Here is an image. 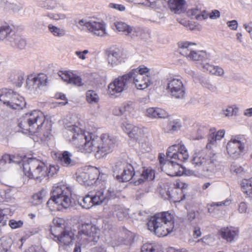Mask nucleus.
Returning <instances> with one entry per match:
<instances>
[{
  "instance_id": "obj_4",
  "label": "nucleus",
  "mask_w": 252,
  "mask_h": 252,
  "mask_svg": "<svg viewBox=\"0 0 252 252\" xmlns=\"http://www.w3.org/2000/svg\"><path fill=\"white\" fill-rule=\"evenodd\" d=\"M52 196L47 201V207L51 211L61 210L62 208H68L71 204V189L63 183H59L53 187Z\"/></svg>"
},
{
  "instance_id": "obj_2",
  "label": "nucleus",
  "mask_w": 252,
  "mask_h": 252,
  "mask_svg": "<svg viewBox=\"0 0 252 252\" xmlns=\"http://www.w3.org/2000/svg\"><path fill=\"white\" fill-rule=\"evenodd\" d=\"M113 172L119 181L126 182L132 180L136 186L146 181H152L155 177V171L152 168L143 167L139 171H135L133 167L126 162H116L113 167Z\"/></svg>"
},
{
  "instance_id": "obj_5",
  "label": "nucleus",
  "mask_w": 252,
  "mask_h": 252,
  "mask_svg": "<svg viewBox=\"0 0 252 252\" xmlns=\"http://www.w3.org/2000/svg\"><path fill=\"white\" fill-rule=\"evenodd\" d=\"M45 121L44 114L34 110L23 115L19 120L18 126L23 133L33 135L39 132Z\"/></svg>"
},
{
  "instance_id": "obj_35",
  "label": "nucleus",
  "mask_w": 252,
  "mask_h": 252,
  "mask_svg": "<svg viewBox=\"0 0 252 252\" xmlns=\"http://www.w3.org/2000/svg\"><path fill=\"white\" fill-rule=\"evenodd\" d=\"M12 32V28L9 25L3 21L0 20V40H3Z\"/></svg>"
},
{
  "instance_id": "obj_26",
  "label": "nucleus",
  "mask_w": 252,
  "mask_h": 252,
  "mask_svg": "<svg viewBox=\"0 0 252 252\" xmlns=\"http://www.w3.org/2000/svg\"><path fill=\"white\" fill-rule=\"evenodd\" d=\"M51 234L54 236V240L60 245H68L72 241L74 237L73 232L70 230H64L60 235H56L51 230Z\"/></svg>"
},
{
  "instance_id": "obj_43",
  "label": "nucleus",
  "mask_w": 252,
  "mask_h": 252,
  "mask_svg": "<svg viewBox=\"0 0 252 252\" xmlns=\"http://www.w3.org/2000/svg\"><path fill=\"white\" fill-rule=\"evenodd\" d=\"M48 28L49 32L55 36L62 37L65 34V31L63 29H61L52 24H49Z\"/></svg>"
},
{
  "instance_id": "obj_47",
  "label": "nucleus",
  "mask_w": 252,
  "mask_h": 252,
  "mask_svg": "<svg viewBox=\"0 0 252 252\" xmlns=\"http://www.w3.org/2000/svg\"><path fill=\"white\" fill-rule=\"evenodd\" d=\"M134 109L133 103L132 102H127L123 103V106L119 108L120 113L122 114L125 112H131Z\"/></svg>"
},
{
  "instance_id": "obj_16",
  "label": "nucleus",
  "mask_w": 252,
  "mask_h": 252,
  "mask_svg": "<svg viewBox=\"0 0 252 252\" xmlns=\"http://www.w3.org/2000/svg\"><path fill=\"white\" fill-rule=\"evenodd\" d=\"M208 132V142L206 145V148L209 149H211L212 146L216 145L217 141L220 140L224 137L225 133L224 129H220L216 131L215 128L208 129L206 127H201L198 129L197 135L195 137L192 136V138L193 140L202 139Z\"/></svg>"
},
{
  "instance_id": "obj_22",
  "label": "nucleus",
  "mask_w": 252,
  "mask_h": 252,
  "mask_svg": "<svg viewBox=\"0 0 252 252\" xmlns=\"http://www.w3.org/2000/svg\"><path fill=\"white\" fill-rule=\"evenodd\" d=\"M161 167V170L171 177L180 176L184 174L185 168L179 162L168 159Z\"/></svg>"
},
{
  "instance_id": "obj_62",
  "label": "nucleus",
  "mask_w": 252,
  "mask_h": 252,
  "mask_svg": "<svg viewBox=\"0 0 252 252\" xmlns=\"http://www.w3.org/2000/svg\"><path fill=\"white\" fill-rule=\"evenodd\" d=\"M179 22L181 25L188 28L189 29L191 30H193L195 29V26L192 23V22L182 19Z\"/></svg>"
},
{
  "instance_id": "obj_15",
  "label": "nucleus",
  "mask_w": 252,
  "mask_h": 252,
  "mask_svg": "<svg viewBox=\"0 0 252 252\" xmlns=\"http://www.w3.org/2000/svg\"><path fill=\"white\" fill-rule=\"evenodd\" d=\"M166 157L168 159H172L181 163L188 159L189 154L184 143L182 141H180L168 148Z\"/></svg>"
},
{
  "instance_id": "obj_7",
  "label": "nucleus",
  "mask_w": 252,
  "mask_h": 252,
  "mask_svg": "<svg viewBox=\"0 0 252 252\" xmlns=\"http://www.w3.org/2000/svg\"><path fill=\"white\" fill-rule=\"evenodd\" d=\"M190 161L194 167L201 169L202 171L208 175L215 171L218 163L215 155L212 157H209L202 150L194 151Z\"/></svg>"
},
{
  "instance_id": "obj_24",
  "label": "nucleus",
  "mask_w": 252,
  "mask_h": 252,
  "mask_svg": "<svg viewBox=\"0 0 252 252\" xmlns=\"http://www.w3.org/2000/svg\"><path fill=\"white\" fill-rule=\"evenodd\" d=\"M219 234L223 239L231 243L238 239L239 230L238 227L233 226L224 227L219 231Z\"/></svg>"
},
{
  "instance_id": "obj_6",
  "label": "nucleus",
  "mask_w": 252,
  "mask_h": 252,
  "mask_svg": "<svg viewBox=\"0 0 252 252\" xmlns=\"http://www.w3.org/2000/svg\"><path fill=\"white\" fill-rule=\"evenodd\" d=\"M22 164L25 175L29 178L41 181L46 176L47 166L42 161L25 157L22 159Z\"/></svg>"
},
{
  "instance_id": "obj_33",
  "label": "nucleus",
  "mask_w": 252,
  "mask_h": 252,
  "mask_svg": "<svg viewBox=\"0 0 252 252\" xmlns=\"http://www.w3.org/2000/svg\"><path fill=\"white\" fill-rule=\"evenodd\" d=\"M5 39L10 42L13 43L19 48H23L26 45V41L20 36L15 34L14 32L12 29L11 33Z\"/></svg>"
},
{
  "instance_id": "obj_12",
  "label": "nucleus",
  "mask_w": 252,
  "mask_h": 252,
  "mask_svg": "<svg viewBox=\"0 0 252 252\" xmlns=\"http://www.w3.org/2000/svg\"><path fill=\"white\" fill-rule=\"evenodd\" d=\"M246 144V139L243 135H232L226 146L227 154L233 158H239L245 152Z\"/></svg>"
},
{
  "instance_id": "obj_63",
  "label": "nucleus",
  "mask_w": 252,
  "mask_h": 252,
  "mask_svg": "<svg viewBox=\"0 0 252 252\" xmlns=\"http://www.w3.org/2000/svg\"><path fill=\"white\" fill-rule=\"evenodd\" d=\"M89 53L88 50H85L83 51H76L75 52V55L78 57L79 59L82 60H85L87 57L86 55Z\"/></svg>"
},
{
  "instance_id": "obj_55",
  "label": "nucleus",
  "mask_w": 252,
  "mask_h": 252,
  "mask_svg": "<svg viewBox=\"0 0 252 252\" xmlns=\"http://www.w3.org/2000/svg\"><path fill=\"white\" fill-rule=\"evenodd\" d=\"M59 170V167L57 165H50L49 167H47V171L46 176H52L56 174Z\"/></svg>"
},
{
  "instance_id": "obj_34",
  "label": "nucleus",
  "mask_w": 252,
  "mask_h": 252,
  "mask_svg": "<svg viewBox=\"0 0 252 252\" xmlns=\"http://www.w3.org/2000/svg\"><path fill=\"white\" fill-rule=\"evenodd\" d=\"M210 55L204 51H196L193 50L188 59L192 61H204L209 59Z\"/></svg>"
},
{
  "instance_id": "obj_51",
  "label": "nucleus",
  "mask_w": 252,
  "mask_h": 252,
  "mask_svg": "<svg viewBox=\"0 0 252 252\" xmlns=\"http://www.w3.org/2000/svg\"><path fill=\"white\" fill-rule=\"evenodd\" d=\"M178 190L180 192V193L181 194L180 199L177 198L175 196V193H178L177 189H176L175 190V191H174L173 190L172 191L174 192V194H171L169 191H168L167 192V195L168 196L169 199H170L171 201H174L175 202H180L181 200H183L184 199V198H185V195L183 194L181 189H179Z\"/></svg>"
},
{
  "instance_id": "obj_31",
  "label": "nucleus",
  "mask_w": 252,
  "mask_h": 252,
  "mask_svg": "<svg viewBox=\"0 0 252 252\" xmlns=\"http://www.w3.org/2000/svg\"><path fill=\"white\" fill-rule=\"evenodd\" d=\"M96 200H94V196L86 195L85 196L79 201V204L82 208L86 209H89L94 205H98L97 203L96 202Z\"/></svg>"
},
{
  "instance_id": "obj_20",
  "label": "nucleus",
  "mask_w": 252,
  "mask_h": 252,
  "mask_svg": "<svg viewBox=\"0 0 252 252\" xmlns=\"http://www.w3.org/2000/svg\"><path fill=\"white\" fill-rule=\"evenodd\" d=\"M115 144V139L109 134L103 133L99 137V148L97 154H95L96 158H100L112 151Z\"/></svg>"
},
{
  "instance_id": "obj_18",
  "label": "nucleus",
  "mask_w": 252,
  "mask_h": 252,
  "mask_svg": "<svg viewBox=\"0 0 252 252\" xmlns=\"http://www.w3.org/2000/svg\"><path fill=\"white\" fill-rule=\"evenodd\" d=\"M130 87L128 72L119 76L114 79L108 86V94L112 97H116Z\"/></svg>"
},
{
  "instance_id": "obj_36",
  "label": "nucleus",
  "mask_w": 252,
  "mask_h": 252,
  "mask_svg": "<svg viewBox=\"0 0 252 252\" xmlns=\"http://www.w3.org/2000/svg\"><path fill=\"white\" fill-rule=\"evenodd\" d=\"M59 5L57 0H45L38 1V6L46 10H53Z\"/></svg>"
},
{
  "instance_id": "obj_54",
  "label": "nucleus",
  "mask_w": 252,
  "mask_h": 252,
  "mask_svg": "<svg viewBox=\"0 0 252 252\" xmlns=\"http://www.w3.org/2000/svg\"><path fill=\"white\" fill-rule=\"evenodd\" d=\"M132 2L154 7L156 5V0H132Z\"/></svg>"
},
{
  "instance_id": "obj_64",
  "label": "nucleus",
  "mask_w": 252,
  "mask_h": 252,
  "mask_svg": "<svg viewBox=\"0 0 252 252\" xmlns=\"http://www.w3.org/2000/svg\"><path fill=\"white\" fill-rule=\"evenodd\" d=\"M213 66V65L210 64L209 63H203L200 64V67L204 72L210 73Z\"/></svg>"
},
{
  "instance_id": "obj_9",
  "label": "nucleus",
  "mask_w": 252,
  "mask_h": 252,
  "mask_svg": "<svg viewBox=\"0 0 252 252\" xmlns=\"http://www.w3.org/2000/svg\"><path fill=\"white\" fill-rule=\"evenodd\" d=\"M0 101L8 108L13 110H21L26 107L25 98L12 89H0Z\"/></svg>"
},
{
  "instance_id": "obj_29",
  "label": "nucleus",
  "mask_w": 252,
  "mask_h": 252,
  "mask_svg": "<svg viewBox=\"0 0 252 252\" xmlns=\"http://www.w3.org/2000/svg\"><path fill=\"white\" fill-rule=\"evenodd\" d=\"M112 212L116 215L120 220H124L127 218L128 209H127L121 205H113L111 207Z\"/></svg>"
},
{
  "instance_id": "obj_32",
  "label": "nucleus",
  "mask_w": 252,
  "mask_h": 252,
  "mask_svg": "<svg viewBox=\"0 0 252 252\" xmlns=\"http://www.w3.org/2000/svg\"><path fill=\"white\" fill-rule=\"evenodd\" d=\"M72 156L71 153L66 151L59 155V159L63 166L69 167L75 164V162L71 159Z\"/></svg>"
},
{
  "instance_id": "obj_60",
  "label": "nucleus",
  "mask_w": 252,
  "mask_h": 252,
  "mask_svg": "<svg viewBox=\"0 0 252 252\" xmlns=\"http://www.w3.org/2000/svg\"><path fill=\"white\" fill-rule=\"evenodd\" d=\"M24 80V75L23 73H20L16 76V78L14 83L17 87H21L23 83Z\"/></svg>"
},
{
  "instance_id": "obj_3",
  "label": "nucleus",
  "mask_w": 252,
  "mask_h": 252,
  "mask_svg": "<svg viewBox=\"0 0 252 252\" xmlns=\"http://www.w3.org/2000/svg\"><path fill=\"white\" fill-rule=\"evenodd\" d=\"M147 226L158 237L166 236L175 231L174 216L168 211L157 213L151 217Z\"/></svg>"
},
{
  "instance_id": "obj_41",
  "label": "nucleus",
  "mask_w": 252,
  "mask_h": 252,
  "mask_svg": "<svg viewBox=\"0 0 252 252\" xmlns=\"http://www.w3.org/2000/svg\"><path fill=\"white\" fill-rule=\"evenodd\" d=\"M17 158H18L17 157L13 155L8 154L4 155L0 160V165H3L6 163H10L12 162L18 164L22 163V161L17 160Z\"/></svg>"
},
{
  "instance_id": "obj_50",
  "label": "nucleus",
  "mask_w": 252,
  "mask_h": 252,
  "mask_svg": "<svg viewBox=\"0 0 252 252\" xmlns=\"http://www.w3.org/2000/svg\"><path fill=\"white\" fill-rule=\"evenodd\" d=\"M141 252H158L157 247L150 243H146L141 247Z\"/></svg>"
},
{
  "instance_id": "obj_30",
  "label": "nucleus",
  "mask_w": 252,
  "mask_h": 252,
  "mask_svg": "<svg viewBox=\"0 0 252 252\" xmlns=\"http://www.w3.org/2000/svg\"><path fill=\"white\" fill-rule=\"evenodd\" d=\"M122 52L120 50H113L108 55V61L112 66L116 65L122 61Z\"/></svg>"
},
{
  "instance_id": "obj_13",
  "label": "nucleus",
  "mask_w": 252,
  "mask_h": 252,
  "mask_svg": "<svg viewBox=\"0 0 252 252\" xmlns=\"http://www.w3.org/2000/svg\"><path fill=\"white\" fill-rule=\"evenodd\" d=\"M100 229L97 221L82 224L79 227L78 234L81 239L85 240L88 243L97 242L99 238Z\"/></svg>"
},
{
  "instance_id": "obj_53",
  "label": "nucleus",
  "mask_w": 252,
  "mask_h": 252,
  "mask_svg": "<svg viewBox=\"0 0 252 252\" xmlns=\"http://www.w3.org/2000/svg\"><path fill=\"white\" fill-rule=\"evenodd\" d=\"M132 2L154 7L156 5V0H132Z\"/></svg>"
},
{
  "instance_id": "obj_59",
  "label": "nucleus",
  "mask_w": 252,
  "mask_h": 252,
  "mask_svg": "<svg viewBox=\"0 0 252 252\" xmlns=\"http://www.w3.org/2000/svg\"><path fill=\"white\" fill-rule=\"evenodd\" d=\"M37 136L40 137L42 140H46L50 138L51 135V129L48 128L45 132L42 134L40 133V130L37 133L35 134Z\"/></svg>"
},
{
  "instance_id": "obj_25",
  "label": "nucleus",
  "mask_w": 252,
  "mask_h": 252,
  "mask_svg": "<svg viewBox=\"0 0 252 252\" xmlns=\"http://www.w3.org/2000/svg\"><path fill=\"white\" fill-rule=\"evenodd\" d=\"M59 76L67 84L73 85L77 87L83 85L81 78L70 71H62L59 72Z\"/></svg>"
},
{
  "instance_id": "obj_42",
  "label": "nucleus",
  "mask_w": 252,
  "mask_h": 252,
  "mask_svg": "<svg viewBox=\"0 0 252 252\" xmlns=\"http://www.w3.org/2000/svg\"><path fill=\"white\" fill-rule=\"evenodd\" d=\"M182 126L181 123L179 120H174L168 123L165 130L167 132L175 131L180 129Z\"/></svg>"
},
{
  "instance_id": "obj_40",
  "label": "nucleus",
  "mask_w": 252,
  "mask_h": 252,
  "mask_svg": "<svg viewBox=\"0 0 252 252\" xmlns=\"http://www.w3.org/2000/svg\"><path fill=\"white\" fill-rule=\"evenodd\" d=\"M230 200L228 199L220 202H212L207 205L208 211L210 214L213 213L215 212L216 207L222 206H227L230 204Z\"/></svg>"
},
{
  "instance_id": "obj_23",
  "label": "nucleus",
  "mask_w": 252,
  "mask_h": 252,
  "mask_svg": "<svg viewBox=\"0 0 252 252\" xmlns=\"http://www.w3.org/2000/svg\"><path fill=\"white\" fill-rule=\"evenodd\" d=\"M47 76L44 74H39L38 75H29L26 80L27 86L30 90L41 89L47 85Z\"/></svg>"
},
{
  "instance_id": "obj_56",
  "label": "nucleus",
  "mask_w": 252,
  "mask_h": 252,
  "mask_svg": "<svg viewBox=\"0 0 252 252\" xmlns=\"http://www.w3.org/2000/svg\"><path fill=\"white\" fill-rule=\"evenodd\" d=\"M132 124L129 123L128 121H125L122 124V128L123 130L128 135L130 132V131H132V128L134 127Z\"/></svg>"
},
{
  "instance_id": "obj_58",
  "label": "nucleus",
  "mask_w": 252,
  "mask_h": 252,
  "mask_svg": "<svg viewBox=\"0 0 252 252\" xmlns=\"http://www.w3.org/2000/svg\"><path fill=\"white\" fill-rule=\"evenodd\" d=\"M198 242H202L205 245H210L214 242V239L209 235L204 236L202 238L198 240Z\"/></svg>"
},
{
  "instance_id": "obj_11",
  "label": "nucleus",
  "mask_w": 252,
  "mask_h": 252,
  "mask_svg": "<svg viewBox=\"0 0 252 252\" xmlns=\"http://www.w3.org/2000/svg\"><path fill=\"white\" fill-rule=\"evenodd\" d=\"M76 180L81 185L91 186L100 183L102 178H106V175L100 174L98 168L91 166L85 167L77 173Z\"/></svg>"
},
{
  "instance_id": "obj_49",
  "label": "nucleus",
  "mask_w": 252,
  "mask_h": 252,
  "mask_svg": "<svg viewBox=\"0 0 252 252\" xmlns=\"http://www.w3.org/2000/svg\"><path fill=\"white\" fill-rule=\"evenodd\" d=\"M139 145L143 150V152H149L151 151V145L150 143L147 142L144 137L141 139V140L137 141Z\"/></svg>"
},
{
  "instance_id": "obj_39",
  "label": "nucleus",
  "mask_w": 252,
  "mask_h": 252,
  "mask_svg": "<svg viewBox=\"0 0 252 252\" xmlns=\"http://www.w3.org/2000/svg\"><path fill=\"white\" fill-rule=\"evenodd\" d=\"M87 101L91 104H97L99 100L98 94L93 90H88L86 93Z\"/></svg>"
},
{
  "instance_id": "obj_37",
  "label": "nucleus",
  "mask_w": 252,
  "mask_h": 252,
  "mask_svg": "<svg viewBox=\"0 0 252 252\" xmlns=\"http://www.w3.org/2000/svg\"><path fill=\"white\" fill-rule=\"evenodd\" d=\"M242 190L247 196L252 197V177L243 180Z\"/></svg>"
},
{
  "instance_id": "obj_27",
  "label": "nucleus",
  "mask_w": 252,
  "mask_h": 252,
  "mask_svg": "<svg viewBox=\"0 0 252 252\" xmlns=\"http://www.w3.org/2000/svg\"><path fill=\"white\" fill-rule=\"evenodd\" d=\"M145 114L151 119H165L168 117V113L159 107H150L146 109Z\"/></svg>"
},
{
  "instance_id": "obj_14",
  "label": "nucleus",
  "mask_w": 252,
  "mask_h": 252,
  "mask_svg": "<svg viewBox=\"0 0 252 252\" xmlns=\"http://www.w3.org/2000/svg\"><path fill=\"white\" fill-rule=\"evenodd\" d=\"M166 90L169 95L176 99H183L186 95V88L182 80L177 77H170L166 81Z\"/></svg>"
},
{
  "instance_id": "obj_17",
  "label": "nucleus",
  "mask_w": 252,
  "mask_h": 252,
  "mask_svg": "<svg viewBox=\"0 0 252 252\" xmlns=\"http://www.w3.org/2000/svg\"><path fill=\"white\" fill-rule=\"evenodd\" d=\"M130 87L128 72L119 76L114 79L108 86V94L112 97H116Z\"/></svg>"
},
{
  "instance_id": "obj_38",
  "label": "nucleus",
  "mask_w": 252,
  "mask_h": 252,
  "mask_svg": "<svg viewBox=\"0 0 252 252\" xmlns=\"http://www.w3.org/2000/svg\"><path fill=\"white\" fill-rule=\"evenodd\" d=\"M129 137L137 141L144 137V130L142 127L134 126L129 134Z\"/></svg>"
},
{
  "instance_id": "obj_61",
  "label": "nucleus",
  "mask_w": 252,
  "mask_h": 252,
  "mask_svg": "<svg viewBox=\"0 0 252 252\" xmlns=\"http://www.w3.org/2000/svg\"><path fill=\"white\" fill-rule=\"evenodd\" d=\"M230 171L233 173L239 174L243 171V168L236 164L233 163L231 165Z\"/></svg>"
},
{
  "instance_id": "obj_52",
  "label": "nucleus",
  "mask_w": 252,
  "mask_h": 252,
  "mask_svg": "<svg viewBox=\"0 0 252 252\" xmlns=\"http://www.w3.org/2000/svg\"><path fill=\"white\" fill-rule=\"evenodd\" d=\"M210 74L217 76H222L224 74V70L221 67L218 65H214Z\"/></svg>"
},
{
  "instance_id": "obj_28",
  "label": "nucleus",
  "mask_w": 252,
  "mask_h": 252,
  "mask_svg": "<svg viewBox=\"0 0 252 252\" xmlns=\"http://www.w3.org/2000/svg\"><path fill=\"white\" fill-rule=\"evenodd\" d=\"M196 45V44L189 41H181L178 43L179 51L183 56L186 57L188 59L193 51L192 46Z\"/></svg>"
},
{
  "instance_id": "obj_8",
  "label": "nucleus",
  "mask_w": 252,
  "mask_h": 252,
  "mask_svg": "<svg viewBox=\"0 0 252 252\" xmlns=\"http://www.w3.org/2000/svg\"><path fill=\"white\" fill-rule=\"evenodd\" d=\"M130 86L134 84L138 90L147 88L152 82L153 73L150 69L142 65L128 72Z\"/></svg>"
},
{
  "instance_id": "obj_57",
  "label": "nucleus",
  "mask_w": 252,
  "mask_h": 252,
  "mask_svg": "<svg viewBox=\"0 0 252 252\" xmlns=\"http://www.w3.org/2000/svg\"><path fill=\"white\" fill-rule=\"evenodd\" d=\"M23 224V222L22 220H11L9 222V225L12 229H16L22 227Z\"/></svg>"
},
{
  "instance_id": "obj_46",
  "label": "nucleus",
  "mask_w": 252,
  "mask_h": 252,
  "mask_svg": "<svg viewBox=\"0 0 252 252\" xmlns=\"http://www.w3.org/2000/svg\"><path fill=\"white\" fill-rule=\"evenodd\" d=\"M142 32V29L139 27H134L130 26L128 32L127 36H129L131 38H134L137 36L141 35Z\"/></svg>"
},
{
  "instance_id": "obj_45",
  "label": "nucleus",
  "mask_w": 252,
  "mask_h": 252,
  "mask_svg": "<svg viewBox=\"0 0 252 252\" xmlns=\"http://www.w3.org/2000/svg\"><path fill=\"white\" fill-rule=\"evenodd\" d=\"M47 194V191L45 189H42L39 192L33 195V199L35 202L34 204H40Z\"/></svg>"
},
{
  "instance_id": "obj_19",
  "label": "nucleus",
  "mask_w": 252,
  "mask_h": 252,
  "mask_svg": "<svg viewBox=\"0 0 252 252\" xmlns=\"http://www.w3.org/2000/svg\"><path fill=\"white\" fill-rule=\"evenodd\" d=\"M107 178H102L100 183L96 185L99 186L100 189L97 190L94 194V200L98 205L105 203L110 199L115 198L116 197V191L111 188L106 189L105 186L107 183Z\"/></svg>"
},
{
  "instance_id": "obj_21",
  "label": "nucleus",
  "mask_w": 252,
  "mask_h": 252,
  "mask_svg": "<svg viewBox=\"0 0 252 252\" xmlns=\"http://www.w3.org/2000/svg\"><path fill=\"white\" fill-rule=\"evenodd\" d=\"M186 11L187 17L191 19L201 21L208 19L207 11L199 4H189Z\"/></svg>"
},
{
  "instance_id": "obj_1",
  "label": "nucleus",
  "mask_w": 252,
  "mask_h": 252,
  "mask_svg": "<svg viewBox=\"0 0 252 252\" xmlns=\"http://www.w3.org/2000/svg\"><path fill=\"white\" fill-rule=\"evenodd\" d=\"M64 127L67 134L66 138L75 146L78 151L90 154L98 151L99 137L88 131L83 132L77 123L66 120Z\"/></svg>"
},
{
  "instance_id": "obj_44",
  "label": "nucleus",
  "mask_w": 252,
  "mask_h": 252,
  "mask_svg": "<svg viewBox=\"0 0 252 252\" xmlns=\"http://www.w3.org/2000/svg\"><path fill=\"white\" fill-rule=\"evenodd\" d=\"M114 25L118 32H122L125 35L127 36L129 28L130 27L129 25L123 22H116L114 23Z\"/></svg>"
},
{
  "instance_id": "obj_10",
  "label": "nucleus",
  "mask_w": 252,
  "mask_h": 252,
  "mask_svg": "<svg viewBox=\"0 0 252 252\" xmlns=\"http://www.w3.org/2000/svg\"><path fill=\"white\" fill-rule=\"evenodd\" d=\"M80 31H87L94 36L105 37L108 35L104 22L94 19L79 20L77 24Z\"/></svg>"
},
{
  "instance_id": "obj_48",
  "label": "nucleus",
  "mask_w": 252,
  "mask_h": 252,
  "mask_svg": "<svg viewBox=\"0 0 252 252\" xmlns=\"http://www.w3.org/2000/svg\"><path fill=\"white\" fill-rule=\"evenodd\" d=\"M47 16L55 21L63 20L67 18L66 15L63 13H49Z\"/></svg>"
}]
</instances>
